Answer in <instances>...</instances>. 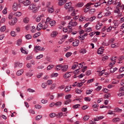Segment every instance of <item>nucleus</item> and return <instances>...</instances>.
Listing matches in <instances>:
<instances>
[{"mask_svg": "<svg viewBox=\"0 0 124 124\" xmlns=\"http://www.w3.org/2000/svg\"><path fill=\"white\" fill-rule=\"evenodd\" d=\"M68 37V36L67 35H63L62 36V40L61 41H64V39H65L66 38Z\"/></svg>", "mask_w": 124, "mask_h": 124, "instance_id": "52", "label": "nucleus"}, {"mask_svg": "<svg viewBox=\"0 0 124 124\" xmlns=\"http://www.w3.org/2000/svg\"><path fill=\"white\" fill-rule=\"evenodd\" d=\"M89 116L86 115L85 116H84L83 118V119H84V120H87L89 119Z\"/></svg>", "mask_w": 124, "mask_h": 124, "instance_id": "45", "label": "nucleus"}, {"mask_svg": "<svg viewBox=\"0 0 124 124\" xmlns=\"http://www.w3.org/2000/svg\"><path fill=\"white\" fill-rule=\"evenodd\" d=\"M23 72V69L19 70L16 72V74L17 76H20L21 75Z\"/></svg>", "mask_w": 124, "mask_h": 124, "instance_id": "11", "label": "nucleus"}, {"mask_svg": "<svg viewBox=\"0 0 124 124\" xmlns=\"http://www.w3.org/2000/svg\"><path fill=\"white\" fill-rule=\"evenodd\" d=\"M71 72H70L66 73L63 76V77L65 78H67L70 77L71 76L70 73Z\"/></svg>", "mask_w": 124, "mask_h": 124, "instance_id": "8", "label": "nucleus"}, {"mask_svg": "<svg viewBox=\"0 0 124 124\" xmlns=\"http://www.w3.org/2000/svg\"><path fill=\"white\" fill-rule=\"evenodd\" d=\"M59 1V5H62L64 4L66 0H58Z\"/></svg>", "mask_w": 124, "mask_h": 124, "instance_id": "15", "label": "nucleus"}, {"mask_svg": "<svg viewBox=\"0 0 124 124\" xmlns=\"http://www.w3.org/2000/svg\"><path fill=\"white\" fill-rule=\"evenodd\" d=\"M32 71V70H30L29 71L27 72L26 73V75L28 77H31L32 76L33 73L31 72Z\"/></svg>", "mask_w": 124, "mask_h": 124, "instance_id": "17", "label": "nucleus"}, {"mask_svg": "<svg viewBox=\"0 0 124 124\" xmlns=\"http://www.w3.org/2000/svg\"><path fill=\"white\" fill-rule=\"evenodd\" d=\"M40 34V32L37 33L35 34L33 36V37L34 38H36L37 37L39 36Z\"/></svg>", "mask_w": 124, "mask_h": 124, "instance_id": "36", "label": "nucleus"}, {"mask_svg": "<svg viewBox=\"0 0 124 124\" xmlns=\"http://www.w3.org/2000/svg\"><path fill=\"white\" fill-rule=\"evenodd\" d=\"M86 50L85 48H83L80 51V52L83 54L86 53Z\"/></svg>", "mask_w": 124, "mask_h": 124, "instance_id": "33", "label": "nucleus"}, {"mask_svg": "<svg viewBox=\"0 0 124 124\" xmlns=\"http://www.w3.org/2000/svg\"><path fill=\"white\" fill-rule=\"evenodd\" d=\"M29 9L30 10L34 9V10L33 11V12L34 13L36 12L37 11V9L36 5L35 4H31L29 7Z\"/></svg>", "mask_w": 124, "mask_h": 124, "instance_id": "2", "label": "nucleus"}, {"mask_svg": "<svg viewBox=\"0 0 124 124\" xmlns=\"http://www.w3.org/2000/svg\"><path fill=\"white\" fill-rule=\"evenodd\" d=\"M79 40H76L75 41L73 42V46H77L79 44Z\"/></svg>", "mask_w": 124, "mask_h": 124, "instance_id": "12", "label": "nucleus"}, {"mask_svg": "<svg viewBox=\"0 0 124 124\" xmlns=\"http://www.w3.org/2000/svg\"><path fill=\"white\" fill-rule=\"evenodd\" d=\"M42 117L41 115H38L36 117V119L37 120H39Z\"/></svg>", "mask_w": 124, "mask_h": 124, "instance_id": "38", "label": "nucleus"}, {"mask_svg": "<svg viewBox=\"0 0 124 124\" xmlns=\"http://www.w3.org/2000/svg\"><path fill=\"white\" fill-rule=\"evenodd\" d=\"M72 53L70 52H67V53H66L65 54V56L67 57H68L70 56L72 54Z\"/></svg>", "mask_w": 124, "mask_h": 124, "instance_id": "41", "label": "nucleus"}, {"mask_svg": "<svg viewBox=\"0 0 124 124\" xmlns=\"http://www.w3.org/2000/svg\"><path fill=\"white\" fill-rule=\"evenodd\" d=\"M56 86V85L55 84H53L52 85L51 87L50 88V90H52V89H54Z\"/></svg>", "mask_w": 124, "mask_h": 124, "instance_id": "46", "label": "nucleus"}, {"mask_svg": "<svg viewBox=\"0 0 124 124\" xmlns=\"http://www.w3.org/2000/svg\"><path fill=\"white\" fill-rule=\"evenodd\" d=\"M55 22L54 20H52L50 21V24L52 26H54L55 25Z\"/></svg>", "mask_w": 124, "mask_h": 124, "instance_id": "35", "label": "nucleus"}, {"mask_svg": "<svg viewBox=\"0 0 124 124\" xmlns=\"http://www.w3.org/2000/svg\"><path fill=\"white\" fill-rule=\"evenodd\" d=\"M23 21L24 23H27L29 21V19L27 17H26L23 19Z\"/></svg>", "mask_w": 124, "mask_h": 124, "instance_id": "22", "label": "nucleus"}, {"mask_svg": "<svg viewBox=\"0 0 124 124\" xmlns=\"http://www.w3.org/2000/svg\"><path fill=\"white\" fill-rule=\"evenodd\" d=\"M85 18L83 16H81L80 17L79 20V21H82L85 20Z\"/></svg>", "mask_w": 124, "mask_h": 124, "instance_id": "53", "label": "nucleus"}, {"mask_svg": "<svg viewBox=\"0 0 124 124\" xmlns=\"http://www.w3.org/2000/svg\"><path fill=\"white\" fill-rule=\"evenodd\" d=\"M51 20V19L49 18V17H47L46 19V22H45V24H48V22Z\"/></svg>", "mask_w": 124, "mask_h": 124, "instance_id": "57", "label": "nucleus"}, {"mask_svg": "<svg viewBox=\"0 0 124 124\" xmlns=\"http://www.w3.org/2000/svg\"><path fill=\"white\" fill-rule=\"evenodd\" d=\"M71 100L70 99L66 100L64 101V104L65 105H67L71 102Z\"/></svg>", "mask_w": 124, "mask_h": 124, "instance_id": "34", "label": "nucleus"}, {"mask_svg": "<svg viewBox=\"0 0 124 124\" xmlns=\"http://www.w3.org/2000/svg\"><path fill=\"white\" fill-rule=\"evenodd\" d=\"M32 56L31 55H28L26 58V59L27 60H28L32 59Z\"/></svg>", "mask_w": 124, "mask_h": 124, "instance_id": "37", "label": "nucleus"}, {"mask_svg": "<svg viewBox=\"0 0 124 124\" xmlns=\"http://www.w3.org/2000/svg\"><path fill=\"white\" fill-rule=\"evenodd\" d=\"M62 67V65L61 64L57 65L55 68V70H59L61 69Z\"/></svg>", "mask_w": 124, "mask_h": 124, "instance_id": "20", "label": "nucleus"}, {"mask_svg": "<svg viewBox=\"0 0 124 124\" xmlns=\"http://www.w3.org/2000/svg\"><path fill=\"white\" fill-rule=\"evenodd\" d=\"M54 65H49V66H48L47 69L48 70H49L53 68L54 67Z\"/></svg>", "mask_w": 124, "mask_h": 124, "instance_id": "32", "label": "nucleus"}, {"mask_svg": "<svg viewBox=\"0 0 124 124\" xmlns=\"http://www.w3.org/2000/svg\"><path fill=\"white\" fill-rule=\"evenodd\" d=\"M114 110V112H121L122 111V109H120L118 108H115V109Z\"/></svg>", "mask_w": 124, "mask_h": 124, "instance_id": "25", "label": "nucleus"}, {"mask_svg": "<svg viewBox=\"0 0 124 124\" xmlns=\"http://www.w3.org/2000/svg\"><path fill=\"white\" fill-rule=\"evenodd\" d=\"M120 119L118 117H116L113 119L112 120V121L114 123H116L117 122L120 121Z\"/></svg>", "mask_w": 124, "mask_h": 124, "instance_id": "18", "label": "nucleus"}, {"mask_svg": "<svg viewBox=\"0 0 124 124\" xmlns=\"http://www.w3.org/2000/svg\"><path fill=\"white\" fill-rule=\"evenodd\" d=\"M62 104V103L61 102L58 101L56 103H54L56 107H59L61 106Z\"/></svg>", "mask_w": 124, "mask_h": 124, "instance_id": "21", "label": "nucleus"}, {"mask_svg": "<svg viewBox=\"0 0 124 124\" xmlns=\"http://www.w3.org/2000/svg\"><path fill=\"white\" fill-rule=\"evenodd\" d=\"M69 86H66V87L65 89V91L66 92H67L70 91V88H69Z\"/></svg>", "mask_w": 124, "mask_h": 124, "instance_id": "40", "label": "nucleus"}, {"mask_svg": "<svg viewBox=\"0 0 124 124\" xmlns=\"http://www.w3.org/2000/svg\"><path fill=\"white\" fill-rule=\"evenodd\" d=\"M20 4L18 5V6H20ZM18 7V5L17 3H14L13 6V10L16 11L17 10Z\"/></svg>", "mask_w": 124, "mask_h": 124, "instance_id": "4", "label": "nucleus"}, {"mask_svg": "<svg viewBox=\"0 0 124 124\" xmlns=\"http://www.w3.org/2000/svg\"><path fill=\"white\" fill-rule=\"evenodd\" d=\"M104 3L103 2H100L98 3H96L94 5V6L95 7H98V6L100 5V3H101V4H102V3Z\"/></svg>", "mask_w": 124, "mask_h": 124, "instance_id": "48", "label": "nucleus"}, {"mask_svg": "<svg viewBox=\"0 0 124 124\" xmlns=\"http://www.w3.org/2000/svg\"><path fill=\"white\" fill-rule=\"evenodd\" d=\"M20 50L21 52L23 53H24L25 54H27L28 53V52L27 51L24 50L23 47H21L20 48Z\"/></svg>", "mask_w": 124, "mask_h": 124, "instance_id": "28", "label": "nucleus"}, {"mask_svg": "<svg viewBox=\"0 0 124 124\" xmlns=\"http://www.w3.org/2000/svg\"><path fill=\"white\" fill-rule=\"evenodd\" d=\"M108 56H105L102 58V60L103 61H105L108 59Z\"/></svg>", "mask_w": 124, "mask_h": 124, "instance_id": "61", "label": "nucleus"}, {"mask_svg": "<svg viewBox=\"0 0 124 124\" xmlns=\"http://www.w3.org/2000/svg\"><path fill=\"white\" fill-rule=\"evenodd\" d=\"M71 97V95L70 94L67 95L65 96V99L66 100L70 99V98Z\"/></svg>", "mask_w": 124, "mask_h": 124, "instance_id": "39", "label": "nucleus"}, {"mask_svg": "<svg viewBox=\"0 0 124 124\" xmlns=\"http://www.w3.org/2000/svg\"><path fill=\"white\" fill-rule=\"evenodd\" d=\"M110 94L109 93H108L105 94L104 95V98H107L110 97Z\"/></svg>", "mask_w": 124, "mask_h": 124, "instance_id": "43", "label": "nucleus"}, {"mask_svg": "<svg viewBox=\"0 0 124 124\" xmlns=\"http://www.w3.org/2000/svg\"><path fill=\"white\" fill-rule=\"evenodd\" d=\"M49 116L51 117H53L56 116V114L54 113H52L50 114Z\"/></svg>", "mask_w": 124, "mask_h": 124, "instance_id": "54", "label": "nucleus"}, {"mask_svg": "<svg viewBox=\"0 0 124 124\" xmlns=\"http://www.w3.org/2000/svg\"><path fill=\"white\" fill-rule=\"evenodd\" d=\"M96 17L95 16L91 17L90 19V21L91 22L93 21L95 19Z\"/></svg>", "mask_w": 124, "mask_h": 124, "instance_id": "56", "label": "nucleus"}, {"mask_svg": "<svg viewBox=\"0 0 124 124\" xmlns=\"http://www.w3.org/2000/svg\"><path fill=\"white\" fill-rule=\"evenodd\" d=\"M44 16L43 15H41L39 16L36 19V21L37 22H39L40 21L41 19V18Z\"/></svg>", "mask_w": 124, "mask_h": 124, "instance_id": "13", "label": "nucleus"}, {"mask_svg": "<svg viewBox=\"0 0 124 124\" xmlns=\"http://www.w3.org/2000/svg\"><path fill=\"white\" fill-rule=\"evenodd\" d=\"M34 50L35 51H36V50L40 51H43L45 50V48L44 47H41L39 46H35L34 48Z\"/></svg>", "mask_w": 124, "mask_h": 124, "instance_id": "3", "label": "nucleus"}, {"mask_svg": "<svg viewBox=\"0 0 124 124\" xmlns=\"http://www.w3.org/2000/svg\"><path fill=\"white\" fill-rule=\"evenodd\" d=\"M103 48V47H101V48L99 49L97 52L98 54H101L103 53L104 50L102 49V48Z\"/></svg>", "mask_w": 124, "mask_h": 124, "instance_id": "16", "label": "nucleus"}, {"mask_svg": "<svg viewBox=\"0 0 124 124\" xmlns=\"http://www.w3.org/2000/svg\"><path fill=\"white\" fill-rule=\"evenodd\" d=\"M43 26V25L42 23H39L37 27V30L38 31L40 30L42 28Z\"/></svg>", "mask_w": 124, "mask_h": 124, "instance_id": "7", "label": "nucleus"}, {"mask_svg": "<svg viewBox=\"0 0 124 124\" xmlns=\"http://www.w3.org/2000/svg\"><path fill=\"white\" fill-rule=\"evenodd\" d=\"M31 2L28 0H26L24 1L23 4L25 6H27L30 4Z\"/></svg>", "mask_w": 124, "mask_h": 124, "instance_id": "9", "label": "nucleus"}, {"mask_svg": "<svg viewBox=\"0 0 124 124\" xmlns=\"http://www.w3.org/2000/svg\"><path fill=\"white\" fill-rule=\"evenodd\" d=\"M22 15V13L20 12H17L14 14V15L15 16L19 17L21 16Z\"/></svg>", "mask_w": 124, "mask_h": 124, "instance_id": "19", "label": "nucleus"}, {"mask_svg": "<svg viewBox=\"0 0 124 124\" xmlns=\"http://www.w3.org/2000/svg\"><path fill=\"white\" fill-rule=\"evenodd\" d=\"M22 40L21 39H19L17 41V42L16 43V44L18 46H20V45L22 43Z\"/></svg>", "mask_w": 124, "mask_h": 124, "instance_id": "31", "label": "nucleus"}, {"mask_svg": "<svg viewBox=\"0 0 124 124\" xmlns=\"http://www.w3.org/2000/svg\"><path fill=\"white\" fill-rule=\"evenodd\" d=\"M84 99L85 101H89L91 100L90 98L89 97H85Z\"/></svg>", "mask_w": 124, "mask_h": 124, "instance_id": "55", "label": "nucleus"}, {"mask_svg": "<svg viewBox=\"0 0 124 124\" xmlns=\"http://www.w3.org/2000/svg\"><path fill=\"white\" fill-rule=\"evenodd\" d=\"M7 8H5V9L4 10H3L2 11V13L3 14H6L7 13Z\"/></svg>", "mask_w": 124, "mask_h": 124, "instance_id": "59", "label": "nucleus"}, {"mask_svg": "<svg viewBox=\"0 0 124 124\" xmlns=\"http://www.w3.org/2000/svg\"><path fill=\"white\" fill-rule=\"evenodd\" d=\"M54 11V9L52 8H49L48 9V11L49 13H52Z\"/></svg>", "mask_w": 124, "mask_h": 124, "instance_id": "26", "label": "nucleus"}, {"mask_svg": "<svg viewBox=\"0 0 124 124\" xmlns=\"http://www.w3.org/2000/svg\"><path fill=\"white\" fill-rule=\"evenodd\" d=\"M35 107L37 109H39L41 108V107L39 105H35Z\"/></svg>", "mask_w": 124, "mask_h": 124, "instance_id": "63", "label": "nucleus"}, {"mask_svg": "<svg viewBox=\"0 0 124 124\" xmlns=\"http://www.w3.org/2000/svg\"><path fill=\"white\" fill-rule=\"evenodd\" d=\"M58 34V33L55 31H53L51 34V36L52 37H56Z\"/></svg>", "mask_w": 124, "mask_h": 124, "instance_id": "14", "label": "nucleus"}, {"mask_svg": "<svg viewBox=\"0 0 124 124\" xmlns=\"http://www.w3.org/2000/svg\"><path fill=\"white\" fill-rule=\"evenodd\" d=\"M118 45L117 43L112 44L111 45V46L112 48H116L118 46Z\"/></svg>", "mask_w": 124, "mask_h": 124, "instance_id": "27", "label": "nucleus"}, {"mask_svg": "<svg viewBox=\"0 0 124 124\" xmlns=\"http://www.w3.org/2000/svg\"><path fill=\"white\" fill-rule=\"evenodd\" d=\"M47 86V84L46 83H43L42 85V86L43 88H45Z\"/></svg>", "mask_w": 124, "mask_h": 124, "instance_id": "60", "label": "nucleus"}, {"mask_svg": "<svg viewBox=\"0 0 124 124\" xmlns=\"http://www.w3.org/2000/svg\"><path fill=\"white\" fill-rule=\"evenodd\" d=\"M13 19H14L12 20L11 23H10V25H13L15 24L17 21V18L15 17L13 18Z\"/></svg>", "mask_w": 124, "mask_h": 124, "instance_id": "6", "label": "nucleus"}, {"mask_svg": "<svg viewBox=\"0 0 124 124\" xmlns=\"http://www.w3.org/2000/svg\"><path fill=\"white\" fill-rule=\"evenodd\" d=\"M114 111H111L110 110H109L108 111V114H109V115H112V114H114Z\"/></svg>", "mask_w": 124, "mask_h": 124, "instance_id": "64", "label": "nucleus"}, {"mask_svg": "<svg viewBox=\"0 0 124 124\" xmlns=\"http://www.w3.org/2000/svg\"><path fill=\"white\" fill-rule=\"evenodd\" d=\"M77 24V23L76 21H73L72 19L71 20V21L69 23L68 26V27L69 28L71 29V28H72L73 26H75Z\"/></svg>", "mask_w": 124, "mask_h": 124, "instance_id": "1", "label": "nucleus"}, {"mask_svg": "<svg viewBox=\"0 0 124 124\" xmlns=\"http://www.w3.org/2000/svg\"><path fill=\"white\" fill-rule=\"evenodd\" d=\"M36 30L35 27L34 26H32V29L31 30V31L32 32H34Z\"/></svg>", "mask_w": 124, "mask_h": 124, "instance_id": "50", "label": "nucleus"}, {"mask_svg": "<svg viewBox=\"0 0 124 124\" xmlns=\"http://www.w3.org/2000/svg\"><path fill=\"white\" fill-rule=\"evenodd\" d=\"M10 34L13 37H15L16 35V34L15 33V32L14 31H12L10 32Z\"/></svg>", "mask_w": 124, "mask_h": 124, "instance_id": "42", "label": "nucleus"}, {"mask_svg": "<svg viewBox=\"0 0 124 124\" xmlns=\"http://www.w3.org/2000/svg\"><path fill=\"white\" fill-rule=\"evenodd\" d=\"M84 4L82 2H79L77 5L76 7H81Z\"/></svg>", "mask_w": 124, "mask_h": 124, "instance_id": "29", "label": "nucleus"}, {"mask_svg": "<svg viewBox=\"0 0 124 124\" xmlns=\"http://www.w3.org/2000/svg\"><path fill=\"white\" fill-rule=\"evenodd\" d=\"M27 91L33 93L35 92V91L33 90L32 89H28L27 90Z\"/></svg>", "mask_w": 124, "mask_h": 124, "instance_id": "62", "label": "nucleus"}, {"mask_svg": "<svg viewBox=\"0 0 124 124\" xmlns=\"http://www.w3.org/2000/svg\"><path fill=\"white\" fill-rule=\"evenodd\" d=\"M68 67L67 65H64L63 66L62 65V67L61 70L63 72H65L68 70Z\"/></svg>", "mask_w": 124, "mask_h": 124, "instance_id": "5", "label": "nucleus"}, {"mask_svg": "<svg viewBox=\"0 0 124 124\" xmlns=\"http://www.w3.org/2000/svg\"><path fill=\"white\" fill-rule=\"evenodd\" d=\"M80 106V105L79 104H77L74 105L73 106V108H74L76 109L78 108Z\"/></svg>", "mask_w": 124, "mask_h": 124, "instance_id": "51", "label": "nucleus"}, {"mask_svg": "<svg viewBox=\"0 0 124 124\" xmlns=\"http://www.w3.org/2000/svg\"><path fill=\"white\" fill-rule=\"evenodd\" d=\"M25 38L27 39H29L31 38V36L30 34H28L25 36Z\"/></svg>", "mask_w": 124, "mask_h": 124, "instance_id": "49", "label": "nucleus"}, {"mask_svg": "<svg viewBox=\"0 0 124 124\" xmlns=\"http://www.w3.org/2000/svg\"><path fill=\"white\" fill-rule=\"evenodd\" d=\"M85 6L86 7V8L84 9V12L86 13L88 11L91 7H88L87 6Z\"/></svg>", "mask_w": 124, "mask_h": 124, "instance_id": "30", "label": "nucleus"}, {"mask_svg": "<svg viewBox=\"0 0 124 124\" xmlns=\"http://www.w3.org/2000/svg\"><path fill=\"white\" fill-rule=\"evenodd\" d=\"M71 5V3L70 2H69L65 4V8L67 9L70 7Z\"/></svg>", "mask_w": 124, "mask_h": 124, "instance_id": "10", "label": "nucleus"}, {"mask_svg": "<svg viewBox=\"0 0 124 124\" xmlns=\"http://www.w3.org/2000/svg\"><path fill=\"white\" fill-rule=\"evenodd\" d=\"M76 93L78 94H80L82 92V91L79 89H76L75 91Z\"/></svg>", "mask_w": 124, "mask_h": 124, "instance_id": "58", "label": "nucleus"}, {"mask_svg": "<svg viewBox=\"0 0 124 124\" xmlns=\"http://www.w3.org/2000/svg\"><path fill=\"white\" fill-rule=\"evenodd\" d=\"M6 29V27L5 25L1 27L0 28V31L1 32H4Z\"/></svg>", "mask_w": 124, "mask_h": 124, "instance_id": "24", "label": "nucleus"}, {"mask_svg": "<svg viewBox=\"0 0 124 124\" xmlns=\"http://www.w3.org/2000/svg\"><path fill=\"white\" fill-rule=\"evenodd\" d=\"M95 9H92L89 11V12L90 14H92L95 12Z\"/></svg>", "mask_w": 124, "mask_h": 124, "instance_id": "47", "label": "nucleus"}, {"mask_svg": "<svg viewBox=\"0 0 124 124\" xmlns=\"http://www.w3.org/2000/svg\"><path fill=\"white\" fill-rule=\"evenodd\" d=\"M120 8H119L116 7L114 10V12L117 13H120Z\"/></svg>", "mask_w": 124, "mask_h": 124, "instance_id": "23", "label": "nucleus"}, {"mask_svg": "<svg viewBox=\"0 0 124 124\" xmlns=\"http://www.w3.org/2000/svg\"><path fill=\"white\" fill-rule=\"evenodd\" d=\"M43 55L42 54H41L37 56L36 58L37 59H40L43 57Z\"/></svg>", "mask_w": 124, "mask_h": 124, "instance_id": "44", "label": "nucleus"}]
</instances>
